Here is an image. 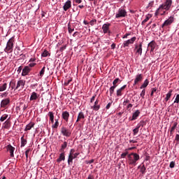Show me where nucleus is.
Here are the masks:
<instances>
[{
  "mask_svg": "<svg viewBox=\"0 0 179 179\" xmlns=\"http://www.w3.org/2000/svg\"><path fill=\"white\" fill-rule=\"evenodd\" d=\"M171 5H173V1L166 0V1L164 3L161 4L159 7L156 10L155 16H159V14L162 12V10H170Z\"/></svg>",
  "mask_w": 179,
  "mask_h": 179,
  "instance_id": "f257e3e1",
  "label": "nucleus"
},
{
  "mask_svg": "<svg viewBox=\"0 0 179 179\" xmlns=\"http://www.w3.org/2000/svg\"><path fill=\"white\" fill-rule=\"evenodd\" d=\"M127 159H128V163L129 166H136V162L141 159L139 157V155L135 153V152H131L127 155Z\"/></svg>",
  "mask_w": 179,
  "mask_h": 179,
  "instance_id": "f03ea898",
  "label": "nucleus"
},
{
  "mask_svg": "<svg viewBox=\"0 0 179 179\" xmlns=\"http://www.w3.org/2000/svg\"><path fill=\"white\" fill-rule=\"evenodd\" d=\"M15 43V37L10 38L7 42L6 47L4 49L5 52H12L13 51V43Z\"/></svg>",
  "mask_w": 179,
  "mask_h": 179,
  "instance_id": "7ed1b4c3",
  "label": "nucleus"
},
{
  "mask_svg": "<svg viewBox=\"0 0 179 179\" xmlns=\"http://www.w3.org/2000/svg\"><path fill=\"white\" fill-rule=\"evenodd\" d=\"M127 15V10L124 8H120L118 9L117 13L115 15V18L120 19V17H126Z\"/></svg>",
  "mask_w": 179,
  "mask_h": 179,
  "instance_id": "20e7f679",
  "label": "nucleus"
},
{
  "mask_svg": "<svg viewBox=\"0 0 179 179\" xmlns=\"http://www.w3.org/2000/svg\"><path fill=\"white\" fill-rule=\"evenodd\" d=\"M61 134H62L63 136H66V138H69L71 135H72V131L71 130L68 129L65 127H62L61 128Z\"/></svg>",
  "mask_w": 179,
  "mask_h": 179,
  "instance_id": "39448f33",
  "label": "nucleus"
},
{
  "mask_svg": "<svg viewBox=\"0 0 179 179\" xmlns=\"http://www.w3.org/2000/svg\"><path fill=\"white\" fill-rule=\"evenodd\" d=\"M136 41V37H135V36L132 37L131 39L124 41L123 42L122 47L124 48H125L127 47H129V44H134V43H135Z\"/></svg>",
  "mask_w": 179,
  "mask_h": 179,
  "instance_id": "423d86ee",
  "label": "nucleus"
},
{
  "mask_svg": "<svg viewBox=\"0 0 179 179\" xmlns=\"http://www.w3.org/2000/svg\"><path fill=\"white\" fill-rule=\"evenodd\" d=\"M25 85H26V80H18L17 83V85L15 87V90H17L19 89H20V90H22V89L24 88Z\"/></svg>",
  "mask_w": 179,
  "mask_h": 179,
  "instance_id": "0eeeda50",
  "label": "nucleus"
},
{
  "mask_svg": "<svg viewBox=\"0 0 179 179\" xmlns=\"http://www.w3.org/2000/svg\"><path fill=\"white\" fill-rule=\"evenodd\" d=\"M110 26H111V24L110 23H106L103 24L102 30L104 34H107V33H108V34H111V31H110Z\"/></svg>",
  "mask_w": 179,
  "mask_h": 179,
  "instance_id": "6e6552de",
  "label": "nucleus"
},
{
  "mask_svg": "<svg viewBox=\"0 0 179 179\" xmlns=\"http://www.w3.org/2000/svg\"><path fill=\"white\" fill-rule=\"evenodd\" d=\"M9 104H10V99L9 98H6L1 101V108H8Z\"/></svg>",
  "mask_w": 179,
  "mask_h": 179,
  "instance_id": "1a4fd4ad",
  "label": "nucleus"
},
{
  "mask_svg": "<svg viewBox=\"0 0 179 179\" xmlns=\"http://www.w3.org/2000/svg\"><path fill=\"white\" fill-rule=\"evenodd\" d=\"M7 152H9L10 157H15V148L12 145L9 144L6 147Z\"/></svg>",
  "mask_w": 179,
  "mask_h": 179,
  "instance_id": "9d476101",
  "label": "nucleus"
},
{
  "mask_svg": "<svg viewBox=\"0 0 179 179\" xmlns=\"http://www.w3.org/2000/svg\"><path fill=\"white\" fill-rule=\"evenodd\" d=\"M174 22V17H170L168 20H165L162 24V29L165 27V26H170Z\"/></svg>",
  "mask_w": 179,
  "mask_h": 179,
  "instance_id": "9b49d317",
  "label": "nucleus"
},
{
  "mask_svg": "<svg viewBox=\"0 0 179 179\" xmlns=\"http://www.w3.org/2000/svg\"><path fill=\"white\" fill-rule=\"evenodd\" d=\"M156 45H157L156 42L155 41H152L148 43V50H150V52H153V51H155V48H156Z\"/></svg>",
  "mask_w": 179,
  "mask_h": 179,
  "instance_id": "f8f14e48",
  "label": "nucleus"
},
{
  "mask_svg": "<svg viewBox=\"0 0 179 179\" xmlns=\"http://www.w3.org/2000/svg\"><path fill=\"white\" fill-rule=\"evenodd\" d=\"M126 88H127V85H124L122 87L117 90L116 96L117 97H121V96H122V92H124V90H125Z\"/></svg>",
  "mask_w": 179,
  "mask_h": 179,
  "instance_id": "ddd939ff",
  "label": "nucleus"
},
{
  "mask_svg": "<svg viewBox=\"0 0 179 179\" xmlns=\"http://www.w3.org/2000/svg\"><path fill=\"white\" fill-rule=\"evenodd\" d=\"M143 79V76L142 74H138L136 76V78L134 80V86H136V85H138L139 82H142Z\"/></svg>",
  "mask_w": 179,
  "mask_h": 179,
  "instance_id": "4468645a",
  "label": "nucleus"
},
{
  "mask_svg": "<svg viewBox=\"0 0 179 179\" xmlns=\"http://www.w3.org/2000/svg\"><path fill=\"white\" fill-rule=\"evenodd\" d=\"M69 112L68 111H63L62 113V117L63 118V120H64V121H66V122H68V121H69Z\"/></svg>",
  "mask_w": 179,
  "mask_h": 179,
  "instance_id": "2eb2a0df",
  "label": "nucleus"
},
{
  "mask_svg": "<svg viewBox=\"0 0 179 179\" xmlns=\"http://www.w3.org/2000/svg\"><path fill=\"white\" fill-rule=\"evenodd\" d=\"M31 71V68H30V66H25L22 69V76H26V75H29V73H30Z\"/></svg>",
  "mask_w": 179,
  "mask_h": 179,
  "instance_id": "dca6fc26",
  "label": "nucleus"
},
{
  "mask_svg": "<svg viewBox=\"0 0 179 179\" xmlns=\"http://www.w3.org/2000/svg\"><path fill=\"white\" fill-rule=\"evenodd\" d=\"M72 6V2L70 0H68L64 5L63 8L65 12L68 10V9H70Z\"/></svg>",
  "mask_w": 179,
  "mask_h": 179,
  "instance_id": "f3484780",
  "label": "nucleus"
},
{
  "mask_svg": "<svg viewBox=\"0 0 179 179\" xmlns=\"http://www.w3.org/2000/svg\"><path fill=\"white\" fill-rule=\"evenodd\" d=\"M40 97V94H38L36 92H33L31 94V96H30V101H34V100H37V99H38Z\"/></svg>",
  "mask_w": 179,
  "mask_h": 179,
  "instance_id": "a211bd4d",
  "label": "nucleus"
},
{
  "mask_svg": "<svg viewBox=\"0 0 179 179\" xmlns=\"http://www.w3.org/2000/svg\"><path fill=\"white\" fill-rule=\"evenodd\" d=\"M62 161H65V152L64 151L59 155V158L57 159V162L61 163Z\"/></svg>",
  "mask_w": 179,
  "mask_h": 179,
  "instance_id": "6ab92c4d",
  "label": "nucleus"
},
{
  "mask_svg": "<svg viewBox=\"0 0 179 179\" xmlns=\"http://www.w3.org/2000/svg\"><path fill=\"white\" fill-rule=\"evenodd\" d=\"M136 54H138V55H142V43H140L139 45H136L135 47Z\"/></svg>",
  "mask_w": 179,
  "mask_h": 179,
  "instance_id": "aec40b11",
  "label": "nucleus"
},
{
  "mask_svg": "<svg viewBox=\"0 0 179 179\" xmlns=\"http://www.w3.org/2000/svg\"><path fill=\"white\" fill-rule=\"evenodd\" d=\"M139 114H141V112L139 111V110H137L133 113L132 117L131 119H130V121H135V120H137L138 117H139Z\"/></svg>",
  "mask_w": 179,
  "mask_h": 179,
  "instance_id": "412c9836",
  "label": "nucleus"
},
{
  "mask_svg": "<svg viewBox=\"0 0 179 179\" xmlns=\"http://www.w3.org/2000/svg\"><path fill=\"white\" fill-rule=\"evenodd\" d=\"M9 88H11V90H16V81L15 80H12L9 83Z\"/></svg>",
  "mask_w": 179,
  "mask_h": 179,
  "instance_id": "4be33fe9",
  "label": "nucleus"
},
{
  "mask_svg": "<svg viewBox=\"0 0 179 179\" xmlns=\"http://www.w3.org/2000/svg\"><path fill=\"white\" fill-rule=\"evenodd\" d=\"M138 169H140V172L141 174L143 175L146 173V167L145 166V164L138 166Z\"/></svg>",
  "mask_w": 179,
  "mask_h": 179,
  "instance_id": "5701e85b",
  "label": "nucleus"
},
{
  "mask_svg": "<svg viewBox=\"0 0 179 179\" xmlns=\"http://www.w3.org/2000/svg\"><path fill=\"white\" fill-rule=\"evenodd\" d=\"M34 127V122H31L29 124H27L24 129V131H30V129H31Z\"/></svg>",
  "mask_w": 179,
  "mask_h": 179,
  "instance_id": "b1692460",
  "label": "nucleus"
},
{
  "mask_svg": "<svg viewBox=\"0 0 179 179\" xmlns=\"http://www.w3.org/2000/svg\"><path fill=\"white\" fill-rule=\"evenodd\" d=\"M80 120H85V113H83V112H80L78 113L76 122H79Z\"/></svg>",
  "mask_w": 179,
  "mask_h": 179,
  "instance_id": "393cba45",
  "label": "nucleus"
},
{
  "mask_svg": "<svg viewBox=\"0 0 179 179\" xmlns=\"http://www.w3.org/2000/svg\"><path fill=\"white\" fill-rule=\"evenodd\" d=\"M66 148H68V142L64 141L61 145L59 152H64Z\"/></svg>",
  "mask_w": 179,
  "mask_h": 179,
  "instance_id": "a878e982",
  "label": "nucleus"
},
{
  "mask_svg": "<svg viewBox=\"0 0 179 179\" xmlns=\"http://www.w3.org/2000/svg\"><path fill=\"white\" fill-rule=\"evenodd\" d=\"M8 88V83H4L3 84L0 85V92H5Z\"/></svg>",
  "mask_w": 179,
  "mask_h": 179,
  "instance_id": "bb28decb",
  "label": "nucleus"
},
{
  "mask_svg": "<svg viewBox=\"0 0 179 179\" xmlns=\"http://www.w3.org/2000/svg\"><path fill=\"white\" fill-rule=\"evenodd\" d=\"M152 14H148L147 15H145V19L142 21L141 24L143 26V24H145V23H146V22H148L149 19L152 18Z\"/></svg>",
  "mask_w": 179,
  "mask_h": 179,
  "instance_id": "cd10ccee",
  "label": "nucleus"
},
{
  "mask_svg": "<svg viewBox=\"0 0 179 179\" xmlns=\"http://www.w3.org/2000/svg\"><path fill=\"white\" fill-rule=\"evenodd\" d=\"M177 125H178V123L174 122L173 127L171 128L170 130V134L173 135L174 131L176 130V128H177Z\"/></svg>",
  "mask_w": 179,
  "mask_h": 179,
  "instance_id": "c85d7f7f",
  "label": "nucleus"
},
{
  "mask_svg": "<svg viewBox=\"0 0 179 179\" xmlns=\"http://www.w3.org/2000/svg\"><path fill=\"white\" fill-rule=\"evenodd\" d=\"M148 85H149V80H145L143 84L140 87V89H145V87H148Z\"/></svg>",
  "mask_w": 179,
  "mask_h": 179,
  "instance_id": "c756f323",
  "label": "nucleus"
},
{
  "mask_svg": "<svg viewBox=\"0 0 179 179\" xmlns=\"http://www.w3.org/2000/svg\"><path fill=\"white\" fill-rule=\"evenodd\" d=\"M116 87H115L114 85H113L112 87H110L109 88V93H110V96H113V94H114V92H115Z\"/></svg>",
  "mask_w": 179,
  "mask_h": 179,
  "instance_id": "7c9ffc66",
  "label": "nucleus"
},
{
  "mask_svg": "<svg viewBox=\"0 0 179 179\" xmlns=\"http://www.w3.org/2000/svg\"><path fill=\"white\" fill-rule=\"evenodd\" d=\"M48 115L50 117V122H52V124H54V113L49 112Z\"/></svg>",
  "mask_w": 179,
  "mask_h": 179,
  "instance_id": "2f4dec72",
  "label": "nucleus"
},
{
  "mask_svg": "<svg viewBox=\"0 0 179 179\" xmlns=\"http://www.w3.org/2000/svg\"><path fill=\"white\" fill-rule=\"evenodd\" d=\"M119 82H121V80H120V78H116L113 82V86H115V87H117L118 86V85H117Z\"/></svg>",
  "mask_w": 179,
  "mask_h": 179,
  "instance_id": "473e14b6",
  "label": "nucleus"
},
{
  "mask_svg": "<svg viewBox=\"0 0 179 179\" xmlns=\"http://www.w3.org/2000/svg\"><path fill=\"white\" fill-rule=\"evenodd\" d=\"M145 125H146V121L145 120H141L138 124L137 126H138V127L141 128V127L142 128H143L145 127Z\"/></svg>",
  "mask_w": 179,
  "mask_h": 179,
  "instance_id": "72a5a7b5",
  "label": "nucleus"
},
{
  "mask_svg": "<svg viewBox=\"0 0 179 179\" xmlns=\"http://www.w3.org/2000/svg\"><path fill=\"white\" fill-rule=\"evenodd\" d=\"M73 159H75L73 155H69L68 164H71V163H73Z\"/></svg>",
  "mask_w": 179,
  "mask_h": 179,
  "instance_id": "f704fd0d",
  "label": "nucleus"
},
{
  "mask_svg": "<svg viewBox=\"0 0 179 179\" xmlns=\"http://www.w3.org/2000/svg\"><path fill=\"white\" fill-rule=\"evenodd\" d=\"M8 117H9V115L8 114H4L3 115L1 118H0V121L1 122H3V121H5V120L8 119Z\"/></svg>",
  "mask_w": 179,
  "mask_h": 179,
  "instance_id": "c9c22d12",
  "label": "nucleus"
},
{
  "mask_svg": "<svg viewBox=\"0 0 179 179\" xmlns=\"http://www.w3.org/2000/svg\"><path fill=\"white\" fill-rule=\"evenodd\" d=\"M26 143H27V141L26 139H24V136H22L21 138V148H23V146H24V145H26Z\"/></svg>",
  "mask_w": 179,
  "mask_h": 179,
  "instance_id": "e433bc0d",
  "label": "nucleus"
},
{
  "mask_svg": "<svg viewBox=\"0 0 179 179\" xmlns=\"http://www.w3.org/2000/svg\"><path fill=\"white\" fill-rule=\"evenodd\" d=\"M10 124V122L9 121V120H7L4 123H3V125H4V128L6 129H8V128H9V124Z\"/></svg>",
  "mask_w": 179,
  "mask_h": 179,
  "instance_id": "4c0bfd02",
  "label": "nucleus"
},
{
  "mask_svg": "<svg viewBox=\"0 0 179 179\" xmlns=\"http://www.w3.org/2000/svg\"><path fill=\"white\" fill-rule=\"evenodd\" d=\"M45 72V66H43L42 68V69L41 70L40 73H39V75H40L41 78H43V76H44Z\"/></svg>",
  "mask_w": 179,
  "mask_h": 179,
  "instance_id": "58836bf2",
  "label": "nucleus"
},
{
  "mask_svg": "<svg viewBox=\"0 0 179 179\" xmlns=\"http://www.w3.org/2000/svg\"><path fill=\"white\" fill-rule=\"evenodd\" d=\"M128 150H125V152L122 153L120 156L122 159H125V157L128 156Z\"/></svg>",
  "mask_w": 179,
  "mask_h": 179,
  "instance_id": "ea45409f",
  "label": "nucleus"
},
{
  "mask_svg": "<svg viewBox=\"0 0 179 179\" xmlns=\"http://www.w3.org/2000/svg\"><path fill=\"white\" fill-rule=\"evenodd\" d=\"M92 108H93L94 111H99V110H100V105H94Z\"/></svg>",
  "mask_w": 179,
  "mask_h": 179,
  "instance_id": "a19ab883",
  "label": "nucleus"
},
{
  "mask_svg": "<svg viewBox=\"0 0 179 179\" xmlns=\"http://www.w3.org/2000/svg\"><path fill=\"white\" fill-rule=\"evenodd\" d=\"M48 55H50V52H48V51H47V50H44L43 52V53L41 54V56L44 57H48Z\"/></svg>",
  "mask_w": 179,
  "mask_h": 179,
  "instance_id": "79ce46f5",
  "label": "nucleus"
},
{
  "mask_svg": "<svg viewBox=\"0 0 179 179\" xmlns=\"http://www.w3.org/2000/svg\"><path fill=\"white\" fill-rule=\"evenodd\" d=\"M96 23H97V20H96V19L92 20L90 22V26H94V24H96Z\"/></svg>",
  "mask_w": 179,
  "mask_h": 179,
  "instance_id": "37998d69",
  "label": "nucleus"
},
{
  "mask_svg": "<svg viewBox=\"0 0 179 179\" xmlns=\"http://www.w3.org/2000/svg\"><path fill=\"white\" fill-rule=\"evenodd\" d=\"M139 128L138 126H136V128H135L134 130H133V134L134 135H136L138 134V132H139Z\"/></svg>",
  "mask_w": 179,
  "mask_h": 179,
  "instance_id": "c03bdc74",
  "label": "nucleus"
},
{
  "mask_svg": "<svg viewBox=\"0 0 179 179\" xmlns=\"http://www.w3.org/2000/svg\"><path fill=\"white\" fill-rule=\"evenodd\" d=\"M68 30H69V34H72V32L75 30V29L71 28V24H69V25H68Z\"/></svg>",
  "mask_w": 179,
  "mask_h": 179,
  "instance_id": "a18cd8bd",
  "label": "nucleus"
},
{
  "mask_svg": "<svg viewBox=\"0 0 179 179\" xmlns=\"http://www.w3.org/2000/svg\"><path fill=\"white\" fill-rule=\"evenodd\" d=\"M59 125V122H55V124L52 126V128L57 129Z\"/></svg>",
  "mask_w": 179,
  "mask_h": 179,
  "instance_id": "49530a36",
  "label": "nucleus"
},
{
  "mask_svg": "<svg viewBox=\"0 0 179 179\" xmlns=\"http://www.w3.org/2000/svg\"><path fill=\"white\" fill-rule=\"evenodd\" d=\"M145 93H146V90H143L141 93V94H140V96H141V97H142V99H145Z\"/></svg>",
  "mask_w": 179,
  "mask_h": 179,
  "instance_id": "de8ad7c7",
  "label": "nucleus"
},
{
  "mask_svg": "<svg viewBox=\"0 0 179 179\" xmlns=\"http://www.w3.org/2000/svg\"><path fill=\"white\" fill-rule=\"evenodd\" d=\"M31 150H30V148L27 149L26 151H25V156L27 157V159H29V153H30Z\"/></svg>",
  "mask_w": 179,
  "mask_h": 179,
  "instance_id": "09e8293b",
  "label": "nucleus"
},
{
  "mask_svg": "<svg viewBox=\"0 0 179 179\" xmlns=\"http://www.w3.org/2000/svg\"><path fill=\"white\" fill-rule=\"evenodd\" d=\"M177 103V104H178V103H179V94H177L176 95V99H175V101H174V102H173V103Z\"/></svg>",
  "mask_w": 179,
  "mask_h": 179,
  "instance_id": "8fccbe9b",
  "label": "nucleus"
},
{
  "mask_svg": "<svg viewBox=\"0 0 179 179\" xmlns=\"http://www.w3.org/2000/svg\"><path fill=\"white\" fill-rule=\"evenodd\" d=\"M173 93V90H171L167 94H166V97L170 99L171 97V94Z\"/></svg>",
  "mask_w": 179,
  "mask_h": 179,
  "instance_id": "3c124183",
  "label": "nucleus"
},
{
  "mask_svg": "<svg viewBox=\"0 0 179 179\" xmlns=\"http://www.w3.org/2000/svg\"><path fill=\"white\" fill-rule=\"evenodd\" d=\"M175 166H176V162H173V161H172V162L170 163V164H169V167H170L171 169H174Z\"/></svg>",
  "mask_w": 179,
  "mask_h": 179,
  "instance_id": "603ef678",
  "label": "nucleus"
},
{
  "mask_svg": "<svg viewBox=\"0 0 179 179\" xmlns=\"http://www.w3.org/2000/svg\"><path fill=\"white\" fill-rule=\"evenodd\" d=\"M155 3V1H151L148 3V6L147 8H152L153 7V5Z\"/></svg>",
  "mask_w": 179,
  "mask_h": 179,
  "instance_id": "864d4df0",
  "label": "nucleus"
},
{
  "mask_svg": "<svg viewBox=\"0 0 179 179\" xmlns=\"http://www.w3.org/2000/svg\"><path fill=\"white\" fill-rule=\"evenodd\" d=\"M157 90V89L156 88H152V92H151V94H150V96H153L154 93H156V91Z\"/></svg>",
  "mask_w": 179,
  "mask_h": 179,
  "instance_id": "5fc2aeb1",
  "label": "nucleus"
},
{
  "mask_svg": "<svg viewBox=\"0 0 179 179\" xmlns=\"http://www.w3.org/2000/svg\"><path fill=\"white\" fill-rule=\"evenodd\" d=\"M111 104H113L112 102H110L107 104V106H106V110H109L110 107H111Z\"/></svg>",
  "mask_w": 179,
  "mask_h": 179,
  "instance_id": "6e6d98bb",
  "label": "nucleus"
},
{
  "mask_svg": "<svg viewBox=\"0 0 179 179\" xmlns=\"http://www.w3.org/2000/svg\"><path fill=\"white\" fill-rule=\"evenodd\" d=\"M131 35V33L125 34L123 36L122 38H128V36Z\"/></svg>",
  "mask_w": 179,
  "mask_h": 179,
  "instance_id": "4d7b16f0",
  "label": "nucleus"
},
{
  "mask_svg": "<svg viewBox=\"0 0 179 179\" xmlns=\"http://www.w3.org/2000/svg\"><path fill=\"white\" fill-rule=\"evenodd\" d=\"M75 153V149H71L70 150L69 155H71V156H73V154Z\"/></svg>",
  "mask_w": 179,
  "mask_h": 179,
  "instance_id": "13d9d810",
  "label": "nucleus"
},
{
  "mask_svg": "<svg viewBox=\"0 0 179 179\" xmlns=\"http://www.w3.org/2000/svg\"><path fill=\"white\" fill-rule=\"evenodd\" d=\"M71 82H72V80H69L66 81L64 83L65 86H68V85H69V83H71Z\"/></svg>",
  "mask_w": 179,
  "mask_h": 179,
  "instance_id": "bf43d9fd",
  "label": "nucleus"
},
{
  "mask_svg": "<svg viewBox=\"0 0 179 179\" xmlns=\"http://www.w3.org/2000/svg\"><path fill=\"white\" fill-rule=\"evenodd\" d=\"M36 63H31L29 64L28 66H29V68H33V66H36Z\"/></svg>",
  "mask_w": 179,
  "mask_h": 179,
  "instance_id": "052dcab7",
  "label": "nucleus"
},
{
  "mask_svg": "<svg viewBox=\"0 0 179 179\" xmlns=\"http://www.w3.org/2000/svg\"><path fill=\"white\" fill-rule=\"evenodd\" d=\"M79 156V153H78V152H76V153H74L73 155V157L74 158V159H76V157H78Z\"/></svg>",
  "mask_w": 179,
  "mask_h": 179,
  "instance_id": "680f3d73",
  "label": "nucleus"
},
{
  "mask_svg": "<svg viewBox=\"0 0 179 179\" xmlns=\"http://www.w3.org/2000/svg\"><path fill=\"white\" fill-rule=\"evenodd\" d=\"M66 48V45L62 46V48H60L59 51H60L61 52H62V51H64V50H65Z\"/></svg>",
  "mask_w": 179,
  "mask_h": 179,
  "instance_id": "e2e57ef3",
  "label": "nucleus"
},
{
  "mask_svg": "<svg viewBox=\"0 0 179 179\" xmlns=\"http://www.w3.org/2000/svg\"><path fill=\"white\" fill-rule=\"evenodd\" d=\"M87 179H94V176L92 174L89 175Z\"/></svg>",
  "mask_w": 179,
  "mask_h": 179,
  "instance_id": "0e129e2a",
  "label": "nucleus"
},
{
  "mask_svg": "<svg viewBox=\"0 0 179 179\" xmlns=\"http://www.w3.org/2000/svg\"><path fill=\"white\" fill-rule=\"evenodd\" d=\"M95 99H96V95H94V96L91 98L90 102H91V103H93V102L94 101Z\"/></svg>",
  "mask_w": 179,
  "mask_h": 179,
  "instance_id": "69168bd1",
  "label": "nucleus"
},
{
  "mask_svg": "<svg viewBox=\"0 0 179 179\" xmlns=\"http://www.w3.org/2000/svg\"><path fill=\"white\" fill-rule=\"evenodd\" d=\"M128 103H129V101L128 99H126L124 102H123V105L124 106H127V104H128Z\"/></svg>",
  "mask_w": 179,
  "mask_h": 179,
  "instance_id": "338daca9",
  "label": "nucleus"
},
{
  "mask_svg": "<svg viewBox=\"0 0 179 179\" xmlns=\"http://www.w3.org/2000/svg\"><path fill=\"white\" fill-rule=\"evenodd\" d=\"M175 139H176V141H179V134L176 135Z\"/></svg>",
  "mask_w": 179,
  "mask_h": 179,
  "instance_id": "774afa93",
  "label": "nucleus"
}]
</instances>
